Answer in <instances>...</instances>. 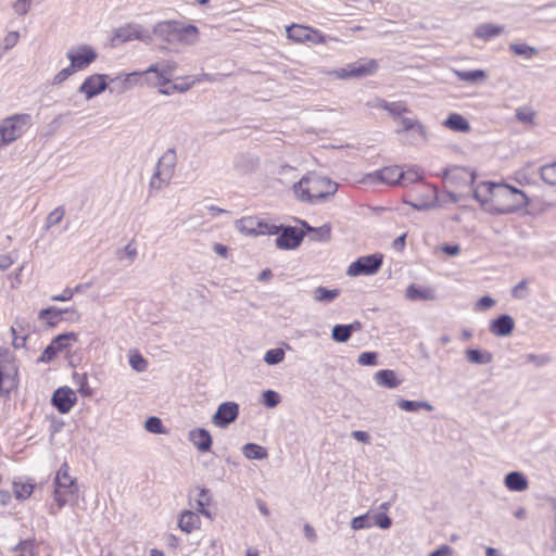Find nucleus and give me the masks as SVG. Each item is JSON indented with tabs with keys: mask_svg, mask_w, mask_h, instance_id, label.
Returning a JSON list of instances; mask_svg holds the SVG:
<instances>
[{
	"mask_svg": "<svg viewBox=\"0 0 556 556\" xmlns=\"http://www.w3.org/2000/svg\"><path fill=\"white\" fill-rule=\"evenodd\" d=\"M78 334L75 332H66L59 334L52 340V345L61 353L68 349L73 343L77 342Z\"/></svg>",
	"mask_w": 556,
	"mask_h": 556,
	"instance_id": "obj_39",
	"label": "nucleus"
},
{
	"mask_svg": "<svg viewBox=\"0 0 556 556\" xmlns=\"http://www.w3.org/2000/svg\"><path fill=\"white\" fill-rule=\"evenodd\" d=\"M401 128L396 130V132H407L413 131V135L422 140L427 141L428 139V131L427 128L419 122L417 118L412 117H400L397 119Z\"/></svg>",
	"mask_w": 556,
	"mask_h": 556,
	"instance_id": "obj_19",
	"label": "nucleus"
},
{
	"mask_svg": "<svg viewBox=\"0 0 556 556\" xmlns=\"http://www.w3.org/2000/svg\"><path fill=\"white\" fill-rule=\"evenodd\" d=\"M15 551L17 552L15 556H34V545L30 541L22 542Z\"/></svg>",
	"mask_w": 556,
	"mask_h": 556,
	"instance_id": "obj_59",
	"label": "nucleus"
},
{
	"mask_svg": "<svg viewBox=\"0 0 556 556\" xmlns=\"http://www.w3.org/2000/svg\"><path fill=\"white\" fill-rule=\"evenodd\" d=\"M242 454L248 459H265L268 456L267 450L255 443H247L242 446Z\"/></svg>",
	"mask_w": 556,
	"mask_h": 556,
	"instance_id": "obj_37",
	"label": "nucleus"
},
{
	"mask_svg": "<svg viewBox=\"0 0 556 556\" xmlns=\"http://www.w3.org/2000/svg\"><path fill=\"white\" fill-rule=\"evenodd\" d=\"M263 402L265 406L273 408L279 404L280 395L276 391L267 390L263 393Z\"/></svg>",
	"mask_w": 556,
	"mask_h": 556,
	"instance_id": "obj_53",
	"label": "nucleus"
},
{
	"mask_svg": "<svg viewBox=\"0 0 556 556\" xmlns=\"http://www.w3.org/2000/svg\"><path fill=\"white\" fill-rule=\"evenodd\" d=\"M504 484L513 492H522L529 486L526 476L519 471H511L507 473L504 479Z\"/></svg>",
	"mask_w": 556,
	"mask_h": 556,
	"instance_id": "obj_27",
	"label": "nucleus"
},
{
	"mask_svg": "<svg viewBox=\"0 0 556 556\" xmlns=\"http://www.w3.org/2000/svg\"><path fill=\"white\" fill-rule=\"evenodd\" d=\"M115 40H118L119 42L140 40L144 43H151L152 35L147 28L139 24H128L116 30Z\"/></svg>",
	"mask_w": 556,
	"mask_h": 556,
	"instance_id": "obj_14",
	"label": "nucleus"
},
{
	"mask_svg": "<svg viewBox=\"0 0 556 556\" xmlns=\"http://www.w3.org/2000/svg\"><path fill=\"white\" fill-rule=\"evenodd\" d=\"M340 294L339 289L317 287L313 291V300L318 303H331Z\"/></svg>",
	"mask_w": 556,
	"mask_h": 556,
	"instance_id": "obj_36",
	"label": "nucleus"
},
{
	"mask_svg": "<svg viewBox=\"0 0 556 556\" xmlns=\"http://www.w3.org/2000/svg\"><path fill=\"white\" fill-rule=\"evenodd\" d=\"M443 126L448 128L450 130L463 134H467L471 129L467 118H465L462 114L458 113H451L443 122Z\"/></svg>",
	"mask_w": 556,
	"mask_h": 556,
	"instance_id": "obj_28",
	"label": "nucleus"
},
{
	"mask_svg": "<svg viewBox=\"0 0 556 556\" xmlns=\"http://www.w3.org/2000/svg\"><path fill=\"white\" fill-rule=\"evenodd\" d=\"M380 108L388 111L392 116L397 119L402 117V114L408 112V108L403 102H386L382 101Z\"/></svg>",
	"mask_w": 556,
	"mask_h": 556,
	"instance_id": "obj_43",
	"label": "nucleus"
},
{
	"mask_svg": "<svg viewBox=\"0 0 556 556\" xmlns=\"http://www.w3.org/2000/svg\"><path fill=\"white\" fill-rule=\"evenodd\" d=\"M526 361L540 367L547 364L549 362V357L547 355L528 354L526 356Z\"/></svg>",
	"mask_w": 556,
	"mask_h": 556,
	"instance_id": "obj_61",
	"label": "nucleus"
},
{
	"mask_svg": "<svg viewBox=\"0 0 556 556\" xmlns=\"http://www.w3.org/2000/svg\"><path fill=\"white\" fill-rule=\"evenodd\" d=\"M540 174L545 184L556 186V162L543 165Z\"/></svg>",
	"mask_w": 556,
	"mask_h": 556,
	"instance_id": "obj_44",
	"label": "nucleus"
},
{
	"mask_svg": "<svg viewBox=\"0 0 556 556\" xmlns=\"http://www.w3.org/2000/svg\"><path fill=\"white\" fill-rule=\"evenodd\" d=\"M20 39V34L17 31H10L3 38V48L5 50L12 49Z\"/></svg>",
	"mask_w": 556,
	"mask_h": 556,
	"instance_id": "obj_60",
	"label": "nucleus"
},
{
	"mask_svg": "<svg viewBox=\"0 0 556 556\" xmlns=\"http://www.w3.org/2000/svg\"><path fill=\"white\" fill-rule=\"evenodd\" d=\"M378 70L376 60H358L346 66L328 72V75L338 79L361 78L374 74Z\"/></svg>",
	"mask_w": 556,
	"mask_h": 556,
	"instance_id": "obj_8",
	"label": "nucleus"
},
{
	"mask_svg": "<svg viewBox=\"0 0 556 556\" xmlns=\"http://www.w3.org/2000/svg\"><path fill=\"white\" fill-rule=\"evenodd\" d=\"M515 323L508 315H502L490 324V331L496 337H506L511 333Z\"/></svg>",
	"mask_w": 556,
	"mask_h": 556,
	"instance_id": "obj_26",
	"label": "nucleus"
},
{
	"mask_svg": "<svg viewBox=\"0 0 556 556\" xmlns=\"http://www.w3.org/2000/svg\"><path fill=\"white\" fill-rule=\"evenodd\" d=\"M303 240L302 232L298 231L295 228L289 227L286 228L277 238L276 245L279 249L288 250L295 249L300 245Z\"/></svg>",
	"mask_w": 556,
	"mask_h": 556,
	"instance_id": "obj_20",
	"label": "nucleus"
},
{
	"mask_svg": "<svg viewBox=\"0 0 556 556\" xmlns=\"http://www.w3.org/2000/svg\"><path fill=\"white\" fill-rule=\"evenodd\" d=\"M65 214V210L62 206L54 208L49 213L46 219V228L50 229L51 227L61 223Z\"/></svg>",
	"mask_w": 556,
	"mask_h": 556,
	"instance_id": "obj_51",
	"label": "nucleus"
},
{
	"mask_svg": "<svg viewBox=\"0 0 556 556\" xmlns=\"http://www.w3.org/2000/svg\"><path fill=\"white\" fill-rule=\"evenodd\" d=\"M129 365L138 372H143L148 368L147 359L139 353H132L129 355Z\"/></svg>",
	"mask_w": 556,
	"mask_h": 556,
	"instance_id": "obj_50",
	"label": "nucleus"
},
{
	"mask_svg": "<svg viewBox=\"0 0 556 556\" xmlns=\"http://www.w3.org/2000/svg\"><path fill=\"white\" fill-rule=\"evenodd\" d=\"M35 484L29 480H16L13 482L14 495L17 500H26L34 492Z\"/></svg>",
	"mask_w": 556,
	"mask_h": 556,
	"instance_id": "obj_38",
	"label": "nucleus"
},
{
	"mask_svg": "<svg viewBox=\"0 0 556 556\" xmlns=\"http://www.w3.org/2000/svg\"><path fill=\"white\" fill-rule=\"evenodd\" d=\"M76 401V393L67 387L59 388L52 395V403L61 414L68 413Z\"/></svg>",
	"mask_w": 556,
	"mask_h": 556,
	"instance_id": "obj_17",
	"label": "nucleus"
},
{
	"mask_svg": "<svg viewBox=\"0 0 556 556\" xmlns=\"http://www.w3.org/2000/svg\"><path fill=\"white\" fill-rule=\"evenodd\" d=\"M405 298L409 301H432L435 299V293L431 288H420L416 285H410L405 291Z\"/></svg>",
	"mask_w": 556,
	"mask_h": 556,
	"instance_id": "obj_29",
	"label": "nucleus"
},
{
	"mask_svg": "<svg viewBox=\"0 0 556 556\" xmlns=\"http://www.w3.org/2000/svg\"><path fill=\"white\" fill-rule=\"evenodd\" d=\"M176 23L177 21L160 22L153 27V34L163 41L172 43V37L174 35Z\"/></svg>",
	"mask_w": 556,
	"mask_h": 556,
	"instance_id": "obj_33",
	"label": "nucleus"
},
{
	"mask_svg": "<svg viewBox=\"0 0 556 556\" xmlns=\"http://www.w3.org/2000/svg\"><path fill=\"white\" fill-rule=\"evenodd\" d=\"M176 164V151L174 149H167L157 161L155 170L149 182V188L155 191L165 189L170 184Z\"/></svg>",
	"mask_w": 556,
	"mask_h": 556,
	"instance_id": "obj_4",
	"label": "nucleus"
},
{
	"mask_svg": "<svg viewBox=\"0 0 556 556\" xmlns=\"http://www.w3.org/2000/svg\"><path fill=\"white\" fill-rule=\"evenodd\" d=\"M189 440L200 452H207L212 446V437L206 429L198 428L189 432Z\"/></svg>",
	"mask_w": 556,
	"mask_h": 556,
	"instance_id": "obj_24",
	"label": "nucleus"
},
{
	"mask_svg": "<svg viewBox=\"0 0 556 556\" xmlns=\"http://www.w3.org/2000/svg\"><path fill=\"white\" fill-rule=\"evenodd\" d=\"M202 80L201 77L186 78V81L180 84H173L170 81L166 90H161V94L170 96L175 92L185 93L190 90L197 83Z\"/></svg>",
	"mask_w": 556,
	"mask_h": 556,
	"instance_id": "obj_35",
	"label": "nucleus"
},
{
	"mask_svg": "<svg viewBox=\"0 0 556 556\" xmlns=\"http://www.w3.org/2000/svg\"><path fill=\"white\" fill-rule=\"evenodd\" d=\"M210 504L208 491L204 488L200 489L199 498L197 500V510L203 516L211 517L210 511L205 508Z\"/></svg>",
	"mask_w": 556,
	"mask_h": 556,
	"instance_id": "obj_49",
	"label": "nucleus"
},
{
	"mask_svg": "<svg viewBox=\"0 0 556 556\" xmlns=\"http://www.w3.org/2000/svg\"><path fill=\"white\" fill-rule=\"evenodd\" d=\"M63 313L76 314V311L75 309H64V311H62V309H56L54 307H49V308L41 309L40 313H39V317L41 319L47 320V323L50 326H54L61 319V315Z\"/></svg>",
	"mask_w": 556,
	"mask_h": 556,
	"instance_id": "obj_42",
	"label": "nucleus"
},
{
	"mask_svg": "<svg viewBox=\"0 0 556 556\" xmlns=\"http://www.w3.org/2000/svg\"><path fill=\"white\" fill-rule=\"evenodd\" d=\"M201 526V519L199 515L191 510H184L178 519V528L187 533L190 534L193 531L198 530Z\"/></svg>",
	"mask_w": 556,
	"mask_h": 556,
	"instance_id": "obj_25",
	"label": "nucleus"
},
{
	"mask_svg": "<svg viewBox=\"0 0 556 556\" xmlns=\"http://www.w3.org/2000/svg\"><path fill=\"white\" fill-rule=\"evenodd\" d=\"M494 304H495V301L492 298L485 295V296H482L476 303V309L477 311H486V309L491 308Z\"/></svg>",
	"mask_w": 556,
	"mask_h": 556,
	"instance_id": "obj_63",
	"label": "nucleus"
},
{
	"mask_svg": "<svg viewBox=\"0 0 556 556\" xmlns=\"http://www.w3.org/2000/svg\"><path fill=\"white\" fill-rule=\"evenodd\" d=\"M17 366L12 353L0 348V392L9 394L16 387Z\"/></svg>",
	"mask_w": 556,
	"mask_h": 556,
	"instance_id": "obj_7",
	"label": "nucleus"
},
{
	"mask_svg": "<svg viewBox=\"0 0 556 556\" xmlns=\"http://www.w3.org/2000/svg\"><path fill=\"white\" fill-rule=\"evenodd\" d=\"M199 41V29L194 25L177 22L170 45L193 46Z\"/></svg>",
	"mask_w": 556,
	"mask_h": 556,
	"instance_id": "obj_15",
	"label": "nucleus"
},
{
	"mask_svg": "<svg viewBox=\"0 0 556 556\" xmlns=\"http://www.w3.org/2000/svg\"><path fill=\"white\" fill-rule=\"evenodd\" d=\"M391 519L388 515L381 513L375 516V525L381 529H389L391 527Z\"/></svg>",
	"mask_w": 556,
	"mask_h": 556,
	"instance_id": "obj_62",
	"label": "nucleus"
},
{
	"mask_svg": "<svg viewBox=\"0 0 556 556\" xmlns=\"http://www.w3.org/2000/svg\"><path fill=\"white\" fill-rule=\"evenodd\" d=\"M496 185L493 182H481L473 189L475 199L489 212L491 211L493 191Z\"/></svg>",
	"mask_w": 556,
	"mask_h": 556,
	"instance_id": "obj_22",
	"label": "nucleus"
},
{
	"mask_svg": "<svg viewBox=\"0 0 556 556\" xmlns=\"http://www.w3.org/2000/svg\"><path fill=\"white\" fill-rule=\"evenodd\" d=\"M527 203L526 194L508 185L497 184L493 191L491 213L507 214Z\"/></svg>",
	"mask_w": 556,
	"mask_h": 556,
	"instance_id": "obj_2",
	"label": "nucleus"
},
{
	"mask_svg": "<svg viewBox=\"0 0 556 556\" xmlns=\"http://www.w3.org/2000/svg\"><path fill=\"white\" fill-rule=\"evenodd\" d=\"M239 414V406L235 402L222 403L212 417V421L219 428H225L235 421Z\"/></svg>",
	"mask_w": 556,
	"mask_h": 556,
	"instance_id": "obj_16",
	"label": "nucleus"
},
{
	"mask_svg": "<svg viewBox=\"0 0 556 556\" xmlns=\"http://www.w3.org/2000/svg\"><path fill=\"white\" fill-rule=\"evenodd\" d=\"M31 116L26 113L14 114L0 122V147L16 141L30 126Z\"/></svg>",
	"mask_w": 556,
	"mask_h": 556,
	"instance_id": "obj_6",
	"label": "nucleus"
},
{
	"mask_svg": "<svg viewBox=\"0 0 556 556\" xmlns=\"http://www.w3.org/2000/svg\"><path fill=\"white\" fill-rule=\"evenodd\" d=\"M453 73L456 77L465 83L470 84H480L484 83L488 79V74L483 70H473V71H459L453 70Z\"/></svg>",
	"mask_w": 556,
	"mask_h": 556,
	"instance_id": "obj_31",
	"label": "nucleus"
},
{
	"mask_svg": "<svg viewBox=\"0 0 556 556\" xmlns=\"http://www.w3.org/2000/svg\"><path fill=\"white\" fill-rule=\"evenodd\" d=\"M75 73H77L74 68H72V65L70 64L68 66L62 68L60 72H58L53 78H52V85L53 86H60L62 85L65 80H67L72 75H74Z\"/></svg>",
	"mask_w": 556,
	"mask_h": 556,
	"instance_id": "obj_52",
	"label": "nucleus"
},
{
	"mask_svg": "<svg viewBox=\"0 0 556 556\" xmlns=\"http://www.w3.org/2000/svg\"><path fill=\"white\" fill-rule=\"evenodd\" d=\"M285 351L282 349H271L268 350L264 355V362L269 365H277L285 359Z\"/></svg>",
	"mask_w": 556,
	"mask_h": 556,
	"instance_id": "obj_48",
	"label": "nucleus"
},
{
	"mask_svg": "<svg viewBox=\"0 0 556 556\" xmlns=\"http://www.w3.org/2000/svg\"><path fill=\"white\" fill-rule=\"evenodd\" d=\"M396 404L399 408L405 412H417L421 408L428 412L433 410V406L430 403L424 401H408L401 399L396 402Z\"/></svg>",
	"mask_w": 556,
	"mask_h": 556,
	"instance_id": "obj_41",
	"label": "nucleus"
},
{
	"mask_svg": "<svg viewBox=\"0 0 556 556\" xmlns=\"http://www.w3.org/2000/svg\"><path fill=\"white\" fill-rule=\"evenodd\" d=\"M314 239L319 241H327L331 236V227L328 224H325L320 227L314 229Z\"/></svg>",
	"mask_w": 556,
	"mask_h": 556,
	"instance_id": "obj_55",
	"label": "nucleus"
},
{
	"mask_svg": "<svg viewBox=\"0 0 556 556\" xmlns=\"http://www.w3.org/2000/svg\"><path fill=\"white\" fill-rule=\"evenodd\" d=\"M401 174H402V177H401L400 185L415 184L422 179L421 172L416 167L408 168L407 170L401 169Z\"/></svg>",
	"mask_w": 556,
	"mask_h": 556,
	"instance_id": "obj_46",
	"label": "nucleus"
},
{
	"mask_svg": "<svg viewBox=\"0 0 556 556\" xmlns=\"http://www.w3.org/2000/svg\"><path fill=\"white\" fill-rule=\"evenodd\" d=\"M178 67V63L174 60H162L152 63L147 70L141 72L143 86L166 90L172 78Z\"/></svg>",
	"mask_w": 556,
	"mask_h": 556,
	"instance_id": "obj_3",
	"label": "nucleus"
},
{
	"mask_svg": "<svg viewBox=\"0 0 556 556\" xmlns=\"http://www.w3.org/2000/svg\"><path fill=\"white\" fill-rule=\"evenodd\" d=\"M60 352L55 349L54 345H52V343H50L45 350L43 352L41 353L40 357H39V362H42V363H49L51 362Z\"/></svg>",
	"mask_w": 556,
	"mask_h": 556,
	"instance_id": "obj_57",
	"label": "nucleus"
},
{
	"mask_svg": "<svg viewBox=\"0 0 556 556\" xmlns=\"http://www.w3.org/2000/svg\"><path fill=\"white\" fill-rule=\"evenodd\" d=\"M466 359L471 364L485 365L492 362L493 356L488 351L468 349L465 352Z\"/></svg>",
	"mask_w": 556,
	"mask_h": 556,
	"instance_id": "obj_34",
	"label": "nucleus"
},
{
	"mask_svg": "<svg viewBox=\"0 0 556 556\" xmlns=\"http://www.w3.org/2000/svg\"><path fill=\"white\" fill-rule=\"evenodd\" d=\"M454 551L448 545H441L438 549L432 552L430 556H453Z\"/></svg>",
	"mask_w": 556,
	"mask_h": 556,
	"instance_id": "obj_64",
	"label": "nucleus"
},
{
	"mask_svg": "<svg viewBox=\"0 0 556 556\" xmlns=\"http://www.w3.org/2000/svg\"><path fill=\"white\" fill-rule=\"evenodd\" d=\"M31 7V0H16L13 3V10L17 15H25Z\"/></svg>",
	"mask_w": 556,
	"mask_h": 556,
	"instance_id": "obj_58",
	"label": "nucleus"
},
{
	"mask_svg": "<svg viewBox=\"0 0 556 556\" xmlns=\"http://www.w3.org/2000/svg\"><path fill=\"white\" fill-rule=\"evenodd\" d=\"M286 33L288 39L295 43L311 42L317 45L326 42V37L320 31L300 24L288 26Z\"/></svg>",
	"mask_w": 556,
	"mask_h": 556,
	"instance_id": "obj_12",
	"label": "nucleus"
},
{
	"mask_svg": "<svg viewBox=\"0 0 556 556\" xmlns=\"http://www.w3.org/2000/svg\"><path fill=\"white\" fill-rule=\"evenodd\" d=\"M111 84L115 85V90L124 93L135 86H143L141 72H131L127 74H118L113 78L109 77Z\"/></svg>",
	"mask_w": 556,
	"mask_h": 556,
	"instance_id": "obj_18",
	"label": "nucleus"
},
{
	"mask_svg": "<svg viewBox=\"0 0 556 556\" xmlns=\"http://www.w3.org/2000/svg\"><path fill=\"white\" fill-rule=\"evenodd\" d=\"M109 76L105 74H92L87 76L78 88V92L84 96L86 100L101 94L108 88Z\"/></svg>",
	"mask_w": 556,
	"mask_h": 556,
	"instance_id": "obj_13",
	"label": "nucleus"
},
{
	"mask_svg": "<svg viewBox=\"0 0 556 556\" xmlns=\"http://www.w3.org/2000/svg\"><path fill=\"white\" fill-rule=\"evenodd\" d=\"M147 431L155 434H166L167 430L164 428L162 420L159 417H149L144 422Z\"/></svg>",
	"mask_w": 556,
	"mask_h": 556,
	"instance_id": "obj_47",
	"label": "nucleus"
},
{
	"mask_svg": "<svg viewBox=\"0 0 556 556\" xmlns=\"http://www.w3.org/2000/svg\"><path fill=\"white\" fill-rule=\"evenodd\" d=\"M534 115V112L527 108H521L516 111V118L522 123H532Z\"/></svg>",
	"mask_w": 556,
	"mask_h": 556,
	"instance_id": "obj_56",
	"label": "nucleus"
},
{
	"mask_svg": "<svg viewBox=\"0 0 556 556\" xmlns=\"http://www.w3.org/2000/svg\"><path fill=\"white\" fill-rule=\"evenodd\" d=\"M381 254H371L358 257L346 268L349 277L371 276L375 275L382 265Z\"/></svg>",
	"mask_w": 556,
	"mask_h": 556,
	"instance_id": "obj_10",
	"label": "nucleus"
},
{
	"mask_svg": "<svg viewBox=\"0 0 556 556\" xmlns=\"http://www.w3.org/2000/svg\"><path fill=\"white\" fill-rule=\"evenodd\" d=\"M236 229L244 235L251 237L265 236V235H276L279 232L280 227L274 224H269L263 219H260L255 216H248L241 219H238L235 223Z\"/></svg>",
	"mask_w": 556,
	"mask_h": 556,
	"instance_id": "obj_9",
	"label": "nucleus"
},
{
	"mask_svg": "<svg viewBox=\"0 0 556 556\" xmlns=\"http://www.w3.org/2000/svg\"><path fill=\"white\" fill-rule=\"evenodd\" d=\"M376 382L389 389H394L401 384V380L396 377V374L391 369H382L375 374Z\"/></svg>",
	"mask_w": 556,
	"mask_h": 556,
	"instance_id": "obj_32",
	"label": "nucleus"
},
{
	"mask_svg": "<svg viewBox=\"0 0 556 556\" xmlns=\"http://www.w3.org/2000/svg\"><path fill=\"white\" fill-rule=\"evenodd\" d=\"M78 486L74 478L70 475V468L66 463L61 465L54 479L53 498L59 509L77 497Z\"/></svg>",
	"mask_w": 556,
	"mask_h": 556,
	"instance_id": "obj_5",
	"label": "nucleus"
},
{
	"mask_svg": "<svg viewBox=\"0 0 556 556\" xmlns=\"http://www.w3.org/2000/svg\"><path fill=\"white\" fill-rule=\"evenodd\" d=\"M117 258L127 263H132L137 257V248L132 242H129L123 249L117 251Z\"/></svg>",
	"mask_w": 556,
	"mask_h": 556,
	"instance_id": "obj_45",
	"label": "nucleus"
},
{
	"mask_svg": "<svg viewBox=\"0 0 556 556\" xmlns=\"http://www.w3.org/2000/svg\"><path fill=\"white\" fill-rule=\"evenodd\" d=\"M504 33H505L504 25H497V24H493V23H483L476 27L473 35L478 39L488 41L495 37L501 36Z\"/></svg>",
	"mask_w": 556,
	"mask_h": 556,
	"instance_id": "obj_23",
	"label": "nucleus"
},
{
	"mask_svg": "<svg viewBox=\"0 0 556 556\" xmlns=\"http://www.w3.org/2000/svg\"><path fill=\"white\" fill-rule=\"evenodd\" d=\"M357 363L362 366H375L377 365V353L363 352L358 355Z\"/></svg>",
	"mask_w": 556,
	"mask_h": 556,
	"instance_id": "obj_54",
	"label": "nucleus"
},
{
	"mask_svg": "<svg viewBox=\"0 0 556 556\" xmlns=\"http://www.w3.org/2000/svg\"><path fill=\"white\" fill-rule=\"evenodd\" d=\"M509 50L514 54L525 59H532L539 53V50L535 47L529 46L525 42H511L509 45Z\"/></svg>",
	"mask_w": 556,
	"mask_h": 556,
	"instance_id": "obj_40",
	"label": "nucleus"
},
{
	"mask_svg": "<svg viewBox=\"0 0 556 556\" xmlns=\"http://www.w3.org/2000/svg\"><path fill=\"white\" fill-rule=\"evenodd\" d=\"M361 329V323L355 321L350 325H336L332 328L331 338L339 343L346 342L354 330Z\"/></svg>",
	"mask_w": 556,
	"mask_h": 556,
	"instance_id": "obj_30",
	"label": "nucleus"
},
{
	"mask_svg": "<svg viewBox=\"0 0 556 556\" xmlns=\"http://www.w3.org/2000/svg\"><path fill=\"white\" fill-rule=\"evenodd\" d=\"M66 58L76 72L86 70L91 63H93L98 53L96 49L89 45H80L72 47L66 52Z\"/></svg>",
	"mask_w": 556,
	"mask_h": 556,
	"instance_id": "obj_11",
	"label": "nucleus"
},
{
	"mask_svg": "<svg viewBox=\"0 0 556 556\" xmlns=\"http://www.w3.org/2000/svg\"><path fill=\"white\" fill-rule=\"evenodd\" d=\"M292 189L299 201L317 204L334 195L338 184L324 175L311 172L295 182Z\"/></svg>",
	"mask_w": 556,
	"mask_h": 556,
	"instance_id": "obj_1",
	"label": "nucleus"
},
{
	"mask_svg": "<svg viewBox=\"0 0 556 556\" xmlns=\"http://www.w3.org/2000/svg\"><path fill=\"white\" fill-rule=\"evenodd\" d=\"M401 177V168L397 166L384 167L380 170L375 172L374 174L368 175L369 179H377L380 182L387 185H400Z\"/></svg>",
	"mask_w": 556,
	"mask_h": 556,
	"instance_id": "obj_21",
	"label": "nucleus"
}]
</instances>
